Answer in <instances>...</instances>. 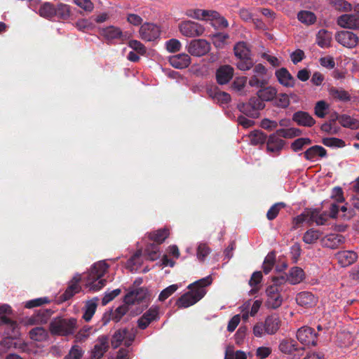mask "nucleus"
Segmentation results:
<instances>
[{
	"label": "nucleus",
	"mask_w": 359,
	"mask_h": 359,
	"mask_svg": "<svg viewBox=\"0 0 359 359\" xmlns=\"http://www.w3.org/2000/svg\"><path fill=\"white\" fill-rule=\"evenodd\" d=\"M211 48L210 43L205 39L191 40L187 46V51L195 57H201L206 55Z\"/></svg>",
	"instance_id": "10"
},
{
	"label": "nucleus",
	"mask_w": 359,
	"mask_h": 359,
	"mask_svg": "<svg viewBox=\"0 0 359 359\" xmlns=\"http://www.w3.org/2000/svg\"><path fill=\"white\" fill-rule=\"evenodd\" d=\"M55 15L58 19L66 20L71 15L70 6L65 4H59L55 6Z\"/></svg>",
	"instance_id": "38"
},
{
	"label": "nucleus",
	"mask_w": 359,
	"mask_h": 359,
	"mask_svg": "<svg viewBox=\"0 0 359 359\" xmlns=\"http://www.w3.org/2000/svg\"><path fill=\"white\" fill-rule=\"evenodd\" d=\"M235 56L239 59L236 67L241 71H247L252 68L254 62L250 56V50L244 41H239L234 46Z\"/></svg>",
	"instance_id": "6"
},
{
	"label": "nucleus",
	"mask_w": 359,
	"mask_h": 359,
	"mask_svg": "<svg viewBox=\"0 0 359 359\" xmlns=\"http://www.w3.org/2000/svg\"><path fill=\"white\" fill-rule=\"evenodd\" d=\"M84 353V351L82 348L77 345H73L68 354L65 357V359H81Z\"/></svg>",
	"instance_id": "46"
},
{
	"label": "nucleus",
	"mask_w": 359,
	"mask_h": 359,
	"mask_svg": "<svg viewBox=\"0 0 359 359\" xmlns=\"http://www.w3.org/2000/svg\"><path fill=\"white\" fill-rule=\"evenodd\" d=\"M332 39L330 32L323 29L318 31L316 36V41L318 45L321 48H327L330 46Z\"/></svg>",
	"instance_id": "33"
},
{
	"label": "nucleus",
	"mask_w": 359,
	"mask_h": 359,
	"mask_svg": "<svg viewBox=\"0 0 359 359\" xmlns=\"http://www.w3.org/2000/svg\"><path fill=\"white\" fill-rule=\"evenodd\" d=\"M128 46L141 55H144L147 52L146 47L144 44L137 40H130L128 42Z\"/></svg>",
	"instance_id": "53"
},
{
	"label": "nucleus",
	"mask_w": 359,
	"mask_h": 359,
	"mask_svg": "<svg viewBox=\"0 0 359 359\" xmlns=\"http://www.w3.org/2000/svg\"><path fill=\"white\" fill-rule=\"evenodd\" d=\"M335 39L338 43L348 48H353L357 46L358 37L355 34L350 31L339 32Z\"/></svg>",
	"instance_id": "15"
},
{
	"label": "nucleus",
	"mask_w": 359,
	"mask_h": 359,
	"mask_svg": "<svg viewBox=\"0 0 359 359\" xmlns=\"http://www.w3.org/2000/svg\"><path fill=\"white\" fill-rule=\"evenodd\" d=\"M135 334L133 329L123 328L116 330L111 339L112 348H117L123 342L126 347H129L134 341Z\"/></svg>",
	"instance_id": "7"
},
{
	"label": "nucleus",
	"mask_w": 359,
	"mask_h": 359,
	"mask_svg": "<svg viewBox=\"0 0 359 359\" xmlns=\"http://www.w3.org/2000/svg\"><path fill=\"white\" fill-rule=\"evenodd\" d=\"M109 338L106 335L98 337L97 343L91 351L92 359H100L109 349Z\"/></svg>",
	"instance_id": "18"
},
{
	"label": "nucleus",
	"mask_w": 359,
	"mask_h": 359,
	"mask_svg": "<svg viewBox=\"0 0 359 359\" xmlns=\"http://www.w3.org/2000/svg\"><path fill=\"white\" fill-rule=\"evenodd\" d=\"M179 29L182 35L187 37L201 36L205 31L201 25L191 20L182 22L179 25Z\"/></svg>",
	"instance_id": "11"
},
{
	"label": "nucleus",
	"mask_w": 359,
	"mask_h": 359,
	"mask_svg": "<svg viewBox=\"0 0 359 359\" xmlns=\"http://www.w3.org/2000/svg\"><path fill=\"white\" fill-rule=\"evenodd\" d=\"M285 145V141L276 137V135H271L267 140V149L271 152L280 151Z\"/></svg>",
	"instance_id": "31"
},
{
	"label": "nucleus",
	"mask_w": 359,
	"mask_h": 359,
	"mask_svg": "<svg viewBox=\"0 0 359 359\" xmlns=\"http://www.w3.org/2000/svg\"><path fill=\"white\" fill-rule=\"evenodd\" d=\"M337 24L347 29H359V17L352 14H344L339 17Z\"/></svg>",
	"instance_id": "24"
},
{
	"label": "nucleus",
	"mask_w": 359,
	"mask_h": 359,
	"mask_svg": "<svg viewBox=\"0 0 359 359\" xmlns=\"http://www.w3.org/2000/svg\"><path fill=\"white\" fill-rule=\"evenodd\" d=\"M285 207V204L284 203H277L273 205L266 213V217L269 220L274 219L278 215L280 209Z\"/></svg>",
	"instance_id": "49"
},
{
	"label": "nucleus",
	"mask_w": 359,
	"mask_h": 359,
	"mask_svg": "<svg viewBox=\"0 0 359 359\" xmlns=\"http://www.w3.org/2000/svg\"><path fill=\"white\" fill-rule=\"evenodd\" d=\"M304 278V272L302 269L298 266L292 267L287 277L280 276L273 279V284L267 287L266 290L267 299L266 305L271 309H277L283 302L282 291L286 281L292 285L301 283Z\"/></svg>",
	"instance_id": "1"
},
{
	"label": "nucleus",
	"mask_w": 359,
	"mask_h": 359,
	"mask_svg": "<svg viewBox=\"0 0 359 359\" xmlns=\"http://www.w3.org/2000/svg\"><path fill=\"white\" fill-rule=\"evenodd\" d=\"M234 73L233 68L229 65H224L220 66L216 71V80L219 85L228 83L233 78Z\"/></svg>",
	"instance_id": "19"
},
{
	"label": "nucleus",
	"mask_w": 359,
	"mask_h": 359,
	"mask_svg": "<svg viewBox=\"0 0 359 359\" xmlns=\"http://www.w3.org/2000/svg\"><path fill=\"white\" fill-rule=\"evenodd\" d=\"M329 94L334 100L344 102L350 101L351 98L348 91L342 88H337L336 87L330 88L329 90Z\"/></svg>",
	"instance_id": "32"
},
{
	"label": "nucleus",
	"mask_w": 359,
	"mask_h": 359,
	"mask_svg": "<svg viewBox=\"0 0 359 359\" xmlns=\"http://www.w3.org/2000/svg\"><path fill=\"white\" fill-rule=\"evenodd\" d=\"M50 302V300L47 297H39L34 299L29 300L25 302V307L27 309H32L34 307L41 306Z\"/></svg>",
	"instance_id": "45"
},
{
	"label": "nucleus",
	"mask_w": 359,
	"mask_h": 359,
	"mask_svg": "<svg viewBox=\"0 0 359 359\" xmlns=\"http://www.w3.org/2000/svg\"><path fill=\"white\" fill-rule=\"evenodd\" d=\"M296 302L301 306L311 308L316 305L318 297L310 292L304 291L297 294Z\"/></svg>",
	"instance_id": "20"
},
{
	"label": "nucleus",
	"mask_w": 359,
	"mask_h": 359,
	"mask_svg": "<svg viewBox=\"0 0 359 359\" xmlns=\"http://www.w3.org/2000/svg\"><path fill=\"white\" fill-rule=\"evenodd\" d=\"M55 6L50 2H44L39 8V13L41 17L52 18L55 15Z\"/></svg>",
	"instance_id": "39"
},
{
	"label": "nucleus",
	"mask_w": 359,
	"mask_h": 359,
	"mask_svg": "<svg viewBox=\"0 0 359 359\" xmlns=\"http://www.w3.org/2000/svg\"><path fill=\"white\" fill-rule=\"evenodd\" d=\"M280 320L277 316H268L264 323V331L268 334H275L280 326Z\"/></svg>",
	"instance_id": "27"
},
{
	"label": "nucleus",
	"mask_w": 359,
	"mask_h": 359,
	"mask_svg": "<svg viewBox=\"0 0 359 359\" xmlns=\"http://www.w3.org/2000/svg\"><path fill=\"white\" fill-rule=\"evenodd\" d=\"M292 132L294 136H298L301 134V131L299 129L297 128H290V129H279L277 130V134L278 136L283 137H288L291 135L290 133Z\"/></svg>",
	"instance_id": "61"
},
{
	"label": "nucleus",
	"mask_w": 359,
	"mask_h": 359,
	"mask_svg": "<svg viewBox=\"0 0 359 359\" xmlns=\"http://www.w3.org/2000/svg\"><path fill=\"white\" fill-rule=\"evenodd\" d=\"M329 109V105L324 100H320L316 102L315 107H314V113L315 115L317 116L319 118H324L326 114L327 111Z\"/></svg>",
	"instance_id": "44"
},
{
	"label": "nucleus",
	"mask_w": 359,
	"mask_h": 359,
	"mask_svg": "<svg viewBox=\"0 0 359 359\" xmlns=\"http://www.w3.org/2000/svg\"><path fill=\"white\" fill-rule=\"evenodd\" d=\"M343 190L339 187H335L332 191L331 198L334 199L337 203L344 201Z\"/></svg>",
	"instance_id": "62"
},
{
	"label": "nucleus",
	"mask_w": 359,
	"mask_h": 359,
	"mask_svg": "<svg viewBox=\"0 0 359 359\" xmlns=\"http://www.w3.org/2000/svg\"><path fill=\"white\" fill-rule=\"evenodd\" d=\"M77 321L75 318H63L61 316L55 318L49 325V331L53 336L67 337L73 334Z\"/></svg>",
	"instance_id": "4"
},
{
	"label": "nucleus",
	"mask_w": 359,
	"mask_h": 359,
	"mask_svg": "<svg viewBox=\"0 0 359 359\" xmlns=\"http://www.w3.org/2000/svg\"><path fill=\"white\" fill-rule=\"evenodd\" d=\"M304 157L310 161H313L317 157L324 158L327 156L326 149L320 145H314L309 147L303 153Z\"/></svg>",
	"instance_id": "26"
},
{
	"label": "nucleus",
	"mask_w": 359,
	"mask_h": 359,
	"mask_svg": "<svg viewBox=\"0 0 359 359\" xmlns=\"http://www.w3.org/2000/svg\"><path fill=\"white\" fill-rule=\"evenodd\" d=\"M340 124L344 128L356 130L359 128V120L347 114H341Z\"/></svg>",
	"instance_id": "34"
},
{
	"label": "nucleus",
	"mask_w": 359,
	"mask_h": 359,
	"mask_svg": "<svg viewBox=\"0 0 359 359\" xmlns=\"http://www.w3.org/2000/svg\"><path fill=\"white\" fill-rule=\"evenodd\" d=\"M168 61L175 69H182L188 67L191 64V57L187 53H180L169 57Z\"/></svg>",
	"instance_id": "22"
},
{
	"label": "nucleus",
	"mask_w": 359,
	"mask_h": 359,
	"mask_svg": "<svg viewBox=\"0 0 359 359\" xmlns=\"http://www.w3.org/2000/svg\"><path fill=\"white\" fill-rule=\"evenodd\" d=\"M278 348L285 354L293 355V358L295 355L297 357L301 353H304V348L299 346L297 342L291 338L282 339L280 341Z\"/></svg>",
	"instance_id": "13"
},
{
	"label": "nucleus",
	"mask_w": 359,
	"mask_h": 359,
	"mask_svg": "<svg viewBox=\"0 0 359 359\" xmlns=\"http://www.w3.org/2000/svg\"><path fill=\"white\" fill-rule=\"evenodd\" d=\"M321 234L320 231L310 229L304 234L303 241L307 244L315 243L320 238Z\"/></svg>",
	"instance_id": "40"
},
{
	"label": "nucleus",
	"mask_w": 359,
	"mask_h": 359,
	"mask_svg": "<svg viewBox=\"0 0 359 359\" xmlns=\"http://www.w3.org/2000/svg\"><path fill=\"white\" fill-rule=\"evenodd\" d=\"M290 104L289 97L285 93H280L278 95L275 100L274 104L280 108L286 109Z\"/></svg>",
	"instance_id": "52"
},
{
	"label": "nucleus",
	"mask_w": 359,
	"mask_h": 359,
	"mask_svg": "<svg viewBox=\"0 0 359 359\" xmlns=\"http://www.w3.org/2000/svg\"><path fill=\"white\" fill-rule=\"evenodd\" d=\"M309 214L310 210L306 209L302 214L294 217L293 219V228L297 229L300 224H302L304 222L310 223L311 220Z\"/></svg>",
	"instance_id": "48"
},
{
	"label": "nucleus",
	"mask_w": 359,
	"mask_h": 359,
	"mask_svg": "<svg viewBox=\"0 0 359 359\" xmlns=\"http://www.w3.org/2000/svg\"><path fill=\"white\" fill-rule=\"evenodd\" d=\"M147 295L148 290L144 287L129 290L123 297V304L116 308V314H126L129 306L143 302Z\"/></svg>",
	"instance_id": "5"
},
{
	"label": "nucleus",
	"mask_w": 359,
	"mask_h": 359,
	"mask_svg": "<svg viewBox=\"0 0 359 359\" xmlns=\"http://www.w3.org/2000/svg\"><path fill=\"white\" fill-rule=\"evenodd\" d=\"M166 49L170 53H176L181 49L182 45L179 40L171 39L166 41Z\"/></svg>",
	"instance_id": "56"
},
{
	"label": "nucleus",
	"mask_w": 359,
	"mask_h": 359,
	"mask_svg": "<svg viewBox=\"0 0 359 359\" xmlns=\"http://www.w3.org/2000/svg\"><path fill=\"white\" fill-rule=\"evenodd\" d=\"M322 143L328 147L343 148L346 146L345 142L337 137H324Z\"/></svg>",
	"instance_id": "43"
},
{
	"label": "nucleus",
	"mask_w": 359,
	"mask_h": 359,
	"mask_svg": "<svg viewBox=\"0 0 359 359\" xmlns=\"http://www.w3.org/2000/svg\"><path fill=\"white\" fill-rule=\"evenodd\" d=\"M262 280V273L261 271L254 272L249 280V285L252 287L251 292H256L259 290L257 285L261 283Z\"/></svg>",
	"instance_id": "50"
},
{
	"label": "nucleus",
	"mask_w": 359,
	"mask_h": 359,
	"mask_svg": "<svg viewBox=\"0 0 359 359\" xmlns=\"http://www.w3.org/2000/svg\"><path fill=\"white\" fill-rule=\"evenodd\" d=\"M292 121L298 126L304 127H311L316 123L315 119L304 111H297L292 115Z\"/></svg>",
	"instance_id": "23"
},
{
	"label": "nucleus",
	"mask_w": 359,
	"mask_h": 359,
	"mask_svg": "<svg viewBox=\"0 0 359 359\" xmlns=\"http://www.w3.org/2000/svg\"><path fill=\"white\" fill-rule=\"evenodd\" d=\"M121 289L118 288L106 293L102 299V305L107 304L109 302L112 301L115 297L118 296L121 294Z\"/></svg>",
	"instance_id": "60"
},
{
	"label": "nucleus",
	"mask_w": 359,
	"mask_h": 359,
	"mask_svg": "<svg viewBox=\"0 0 359 359\" xmlns=\"http://www.w3.org/2000/svg\"><path fill=\"white\" fill-rule=\"evenodd\" d=\"M76 27L81 31L86 32L92 27V23L86 19L79 20L75 23Z\"/></svg>",
	"instance_id": "64"
},
{
	"label": "nucleus",
	"mask_w": 359,
	"mask_h": 359,
	"mask_svg": "<svg viewBox=\"0 0 359 359\" xmlns=\"http://www.w3.org/2000/svg\"><path fill=\"white\" fill-rule=\"evenodd\" d=\"M177 289L178 286L177 285L175 284L167 287L161 292L158 296V300L161 302L165 301L170 296H171Z\"/></svg>",
	"instance_id": "55"
},
{
	"label": "nucleus",
	"mask_w": 359,
	"mask_h": 359,
	"mask_svg": "<svg viewBox=\"0 0 359 359\" xmlns=\"http://www.w3.org/2000/svg\"><path fill=\"white\" fill-rule=\"evenodd\" d=\"M275 76L278 82L285 87L292 88L295 85V79L285 67L277 69L275 72Z\"/></svg>",
	"instance_id": "21"
},
{
	"label": "nucleus",
	"mask_w": 359,
	"mask_h": 359,
	"mask_svg": "<svg viewBox=\"0 0 359 359\" xmlns=\"http://www.w3.org/2000/svg\"><path fill=\"white\" fill-rule=\"evenodd\" d=\"M211 250L206 243H201L197 248V257L199 261L203 262L205 257L210 253Z\"/></svg>",
	"instance_id": "51"
},
{
	"label": "nucleus",
	"mask_w": 359,
	"mask_h": 359,
	"mask_svg": "<svg viewBox=\"0 0 359 359\" xmlns=\"http://www.w3.org/2000/svg\"><path fill=\"white\" fill-rule=\"evenodd\" d=\"M248 102H250V105H252V108L255 109V112H259L260 110L265 107L264 101L257 95L251 97Z\"/></svg>",
	"instance_id": "58"
},
{
	"label": "nucleus",
	"mask_w": 359,
	"mask_h": 359,
	"mask_svg": "<svg viewBox=\"0 0 359 359\" xmlns=\"http://www.w3.org/2000/svg\"><path fill=\"white\" fill-rule=\"evenodd\" d=\"M239 110L245 115L252 118H256L259 116V112H255V109L252 108V105H250L249 102L239 105Z\"/></svg>",
	"instance_id": "47"
},
{
	"label": "nucleus",
	"mask_w": 359,
	"mask_h": 359,
	"mask_svg": "<svg viewBox=\"0 0 359 359\" xmlns=\"http://www.w3.org/2000/svg\"><path fill=\"white\" fill-rule=\"evenodd\" d=\"M297 339L305 346H316L317 344V334L310 327H302L297 332Z\"/></svg>",
	"instance_id": "12"
},
{
	"label": "nucleus",
	"mask_w": 359,
	"mask_h": 359,
	"mask_svg": "<svg viewBox=\"0 0 359 359\" xmlns=\"http://www.w3.org/2000/svg\"><path fill=\"white\" fill-rule=\"evenodd\" d=\"M108 267V264L104 262H99L94 264L85 278L86 279V287L93 291H98L102 289L107 282L105 279L102 278L107 271Z\"/></svg>",
	"instance_id": "3"
},
{
	"label": "nucleus",
	"mask_w": 359,
	"mask_h": 359,
	"mask_svg": "<svg viewBox=\"0 0 359 359\" xmlns=\"http://www.w3.org/2000/svg\"><path fill=\"white\" fill-rule=\"evenodd\" d=\"M344 236L337 233L328 234L321 240L323 246L331 249L337 248L341 244L344 243Z\"/></svg>",
	"instance_id": "25"
},
{
	"label": "nucleus",
	"mask_w": 359,
	"mask_h": 359,
	"mask_svg": "<svg viewBox=\"0 0 359 359\" xmlns=\"http://www.w3.org/2000/svg\"><path fill=\"white\" fill-rule=\"evenodd\" d=\"M292 359H324V354L321 352H318V353L314 352V353L307 354L306 355H304V353H301L297 357L295 355L294 357L292 358Z\"/></svg>",
	"instance_id": "63"
},
{
	"label": "nucleus",
	"mask_w": 359,
	"mask_h": 359,
	"mask_svg": "<svg viewBox=\"0 0 359 359\" xmlns=\"http://www.w3.org/2000/svg\"><path fill=\"white\" fill-rule=\"evenodd\" d=\"M212 282V277L208 276L190 284L188 286L189 290L177 299L176 306L180 309H185L195 304L205 296V287Z\"/></svg>",
	"instance_id": "2"
},
{
	"label": "nucleus",
	"mask_w": 359,
	"mask_h": 359,
	"mask_svg": "<svg viewBox=\"0 0 359 359\" xmlns=\"http://www.w3.org/2000/svg\"><path fill=\"white\" fill-rule=\"evenodd\" d=\"M74 2L80 8L86 12H91L94 8V5L90 0H73Z\"/></svg>",
	"instance_id": "59"
},
{
	"label": "nucleus",
	"mask_w": 359,
	"mask_h": 359,
	"mask_svg": "<svg viewBox=\"0 0 359 359\" xmlns=\"http://www.w3.org/2000/svg\"><path fill=\"white\" fill-rule=\"evenodd\" d=\"M169 235V229L168 228H163L149 233L148 238L150 241H154L155 244L159 245L165 241Z\"/></svg>",
	"instance_id": "29"
},
{
	"label": "nucleus",
	"mask_w": 359,
	"mask_h": 359,
	"mask_svg": "<svg viewBox=\"0 0 359 359\" xmlns=\"http://www.w3.org/2000/svg\"><path fill=\"white\" fill-rule=\"evenodd\" d=\"M259 90L257 93V95L259 96L264 102L273 100L276 95L277 90L273 86H266L258 88Z\"/></svg>",
	"instance_id": "30"
},
{
	"label": "nucleus",
	"mask_w": 359,
	"mask_h": 359,
	"mask_svg": "<svg viewBox=\"0 0 359 359\" xmlns=\"http://www.w3.org/2000/svg\"><path fill=\"white\" fill-rule=\"evenodd\" d=\"M140 35L142 39L152 41L159 37L160 29L153 23H144L140 27Z\"/></svg>",
	"instance_id": "14"
},
{
	"label": "nucleus",
	"mask_w": 359,
	"mask_h": 359,
	"mask_svg": "<svg viewBox=\"0 0 359 359\" xmlns=\"http://www.w3.org/2000/svg\"><path fill=\"white\" fill-rule=\"evenodd\" d=\"M81 280V275L76 273L72 279L69 282L68 287H67L65 292L61 295L63 301H67L72 298L74 294L79 293L81 287L79 283Z\"/></svg>",
	"instance_id": "17"
},
{
	"label": "nucleus",
	"mask_w": 359,
	"mask_h": 359,
	"mask_svg": "<svg viewBox=\"0 0 359 359\" xmlns=\"http://www.w3.org/2000/svg\"><path fill=\"white\" fill-rule=\"evenodd\" d=\"M48 336L47 330L42 327H36L29 331V337L34 341H45L47 339Z\"/></svg>",
	"instance_id": "37"
},
{
	"label": "nucleus",
	"mask_w": 359,
	"mask_h": 359,
	"mask_svg": "<svg viewBox=\"0 0 359 359\" xmlns=\"http://www.w3.org/2000/svg\"><path fill=\"white\" fill-rule=\"evenodd\" d=\"M250 139L253 145L262 144L266 141L267 135L261 130H254L251 132Z\"/></svg>",
	"instance_id": "42"
},
{
	"label": "nucleus",
	"mask_w": 359,
	"mask_h": 359,
	"mask_svg": "<svg viewBox=\"0 0 359 359\" xmlns=\"http://www.w3.org/2000/svg\"><path fill=\"white\" fill-rule=\"evenodd\" d=\"M297 19L306 25H311L316 22L315 13L309 11H299L297 13Z\"/></svg>",
	"instance_id": "36"
},
{
	"label": "nucleus",
	"mask_w": 359,
	"mask_h": 359,
	"mask_svg": "<svg viewBox=\"0 0 359 359\" xmlns=\"http://www.w3.org/2000/svg\"><path fill=\"white\" fill-rule=\"evenodd\" d=\"M158 316H142V317L138 320V327L144 330L145 329L152 320H156L158 319Z\"/></svg>",
	"instance_id": "57"
},
{
	"label": "nucleus",
	"mask_w": 359,
	"mask_h": 359,
	"mask_svg": "<svg viewBox=\"0 0 359 359\" xmlns=\"http://www.w3.org/2000/svg\"><path fill=\"white\" fill-rule=\"evenodd\" d=\"M208 94L221 104H226L231 100V96L229 93L219 90L216 86L208 89Z\"/></svg>",
	"instance_id": "28"
},
{
	"label": "nucleus",
	"mask_w": 359,
	"mask_h": 359,
	"mask_svg": "<svg viewBox=\"0 0 359 359\" xmlns=\"http://www.w3.org/2000/svg\"><path fill=\"white\" fill-rule=\"evenodd\" d=\"M100 34L103 36L108 43H111L115 40L123 43L129 39L127 32H123L119 27L114 26H109L102 28L100 30Z\"/></svg>",
	"instance_id": "9"
},
{
	"label": "nucleus",
	"mask_w": 359,
	"mask_h": 359,
	"mask_svg": "<svg viewBox=\"0 0 359 359\" xmlns=\"http://www.w3.org/2000/svg\"><path fill=\"white\" fill-rule=\"evenodd\" d=\"M309 215L311 222H316L317 225L325 224L329 217L326 212L320 213L318 209L310 210Z\"/></svg>",
	"instance_id": "35"
},
{
	"label": "nucleus",
	"mask_w": 359,
	"mask_h": 359,
	"mask_svg": "<svg viewBox=\"0 0 359 359\" xmlns=\"http://www.w3.org/2000/svg\"><path fill=\"white\" fill-rule=\"evenodd\" d=\"M252 67L253 74L249 79V86L256 88L267 86L269 83V79L266 78V68L260 63Z\"/></svg>",
	"instance_id": "8"
},
{
	"label": "nucleus",
	"mask_w": 359,
	"mask_h": 359,
	"mask_svg": "<svg viewBox=\"0 0 359 359\" xmlns=\"http://www.w3.org/2000/svg\"><path fill=\"white\" fill-rule=\"evenodd\" d=\"M335 259L341 267H347L354 264L358 259V254L353 250L339 251L334 255Z\"/></svg>",
	"instance_id": "16"
},
{
	"label": "nucleus",
	"mask_w": 359,
	"mask_h": 359,
	"mask_svg": "<svg viewBox=\"0 0 359 359\" xmlns=\"http://www.w3.org/2000/svg\"><path fill=\"white\" fill-rule=\"evenodd\" d=\"M144 253L147 259L151 261L156 260L159 257V248L155 243H150L147 245Z\"/></svg>",
	"instance_id": "41"
},
{
	"label": "nucleus",
	"mask_w": 359,
	"mask_h": 359,
	"mask_svg": "<svg viewBox=\"0 0 359 359\" xmlns=\"http://www.w3.org/2000/svg\"><path fill=\"white\" fill-rule=\"evenodd\" d=\"M275 263V255L273 252L269 254L263 263V271L265 274L269 273L272 269Z\"/></svg>",
	"instance_id": "54"
}]
</instances>
